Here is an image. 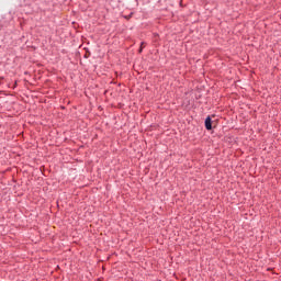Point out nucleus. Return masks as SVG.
I'll use <instances>...</instances> for the list:
<instances>
[{"instance_id":"1","label":"nucleus","mask_w":281,"mask_h":281,"mask_svg":"<svg viewBox=\"0 0 281 281\" xmlns=\"http://www.w3.org/2000/svg\"><path fill=\"white\" fill-rule=\"evenodd\" d=\"M205 128L206 131H212V119L210 116L205 119Z\"/></svg>"},{"instance_id":"2","label":"nucleus","mask_w":281,"mask_h":281,"mask_svg":"<svg viewBox=\"0 0 281 281\" xmlns=\"http://www.w3.org/2000/svg\"><path fill=\"white\" fill-rule=\"evenodd\" d=\"M144 47H146V43L143 42V43L140 44V48H139V53H140V54H142V49H144Z\"/></svg>"}]
</instances>
